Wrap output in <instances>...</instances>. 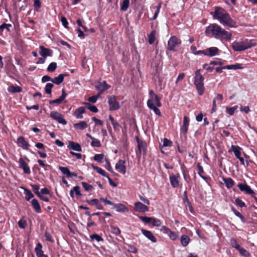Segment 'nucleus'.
<instances>
[{
    "label": "nucleus",
    "instance_id": "obj_50",
    "mask_svg": "<svg viewBox=\"0 0 257 257\" xmlns=\"http://www.w3.org/2000/svg\"><path fill=\"white\" fill-rule=\"evenodd\" d=\"M237 106H235L232 107H227L226 108V112L228 114L230 115H232L234 113L235 111L237 109Z\"/></svg>",
    "mask_w": 257,
    "mask_h": 257
},
{
    "label": "nucleus",
    "instance_id": "obj_34",
    "mask_svg": "<svg viewBox=\"0 0 257 257\" xmlns=\"http://www.w3.org/2000/svg\"><path fill=\"white\" fill-rule=\"evenodd\" d=\"M59 169L63 174L66 175L67 177H70V171L68 167L60 166Z\"/></svg>",
    "mask_w": 257,
    "mask_h": 257
},
{
    "label": "nucleus",
    "instance_id": "obj_54",
    "mask_svg": "<svg viewBox=\"0 0 257 257\" xmlns=\"http://www.w3.org/2000/svg\"><path fill=\"white\" fill-rule=\"evenodd\" d=\"M153 226H160L161 224V221L157 218H152V220L151 221Z\"/></svg>",
    "mask_w": 257,
    "mask_h": 257
},
{
    "label": "nucleus",
    "instance_id": "obj_43",
    "mask_svg": "<svg viewBox=\"0 0 257 257\" xmlns=\"http://www.w3.org/2000/svg\"><path fill=\"white\" fill-rule=\"evenodd\" d=\"M53 84L52 83H47L45 87V91L47 94L51 93V90L53 87Z\"/></svg>",
    "mask_w": 257,
    "mask_h": 257
},
{
    "label": "nucleus",
    "instance_id": "obj_35",
    "mask_svg": "<svg viewBox=\"0 0 257 257\" xmlns=\"http://www.w3.org/2000/svg\"><path fill=\"white\" fill-rule=\"evenodd\" d=\"M92 168L94 170L96 171L98 173L101 175L102 176L105 177H107V176H108L106 172L101 168L95 166L93 165H92Z\"/></svg>",
    "mask_w": 257,
    "mask_h": 257
},
{
    "label": "nucleus",
    "instance_id": "obj_10",
    "mask_svg": "<svg viewBox=\"0 0 257 257\" xmlns=\"http://www.w3.org/2000/svg\"><path fill=\"white\" fill-rule=\"evenodd\" d=\"M219 49L217 47H212L208 48L201 51V53L204 55L213 57L218 54Z\"/></svg>",
    "mask_w": 257,
    "mask_h": 257
},
{
    "label": "nucleus",
    "instance_id": "obj_57",
    "mask_svg": "<svg viewBox=\"0 0 257 257\" xmlns=\"http://www.w3.org/2000/svg\"><path fill=\"white\" fill-rule=\"evenodd\" d=\"M235 203L238 205L240 207H245V204L244 202L239 198H236L235 200Z\"/></svg>",
    "mask_w": 257,
    "mask_h": 257
},
{
    "label": "nucleus",
    "instance_id": "obj_36",
    "mask_svg": "<svg viewBox=\"0 0 257 257\" xmlns=\"http://www.w3.org/2000/svg\"><path fill=\"white\" fill-rule=\"evenodd\" d=\"M223 68L226 69H242V67L241 66L240 64H235L234 65H229L224 66Z\"/></svg>",
    "mask_w": 257,
    "mask_h": 257
},
{
    "label": "nucleus",
    "instance_id": "obj_47",
    "mask_svg": "<svg viewBox=\"0 0 257 257\" xmlns=\"http://www.w3.org/2000/svg\"><path fill=\"white\" fill-rule=\"evenodd\" d=\"M57 68V64L55 62L51 63L47 68V71L49 72H53Z\"/></svg>",
    "mask_w": 257,
    "mask_h": 257
},
{
    "label": "nucleus",
    "instance_id": "obj_32",
    "mask_svg": "<svg viewBox=\"0 0 257 257\" xmlns=\"http://www.w3.org/2000/svg\"><path fill=\"white\" fill-rule=\"evenodd\" d=\"M223 181L228 188H230L234 185V181L230 178H223Z\"/></svg>",
    "mask_w": 257,
    "mask_h": 257
},
{
    "label": "nucleus",
    "instance_id": "obj_2",
    "mask_svg": "<svg viewBox=\"0 0 257 257\" xmlns=\"http://www.w3.org/2000/svg\"><path fill=\"white\" fill-rule=\"evenodd\" d=\"M160 99L161 98L154 93L153 90H151L149 91V99L147 101V105L150 109L153 110L155 114L159 116H161L162 114L157 107L162 106Z\"/></svg>",
    "mask_w": 257,
    "mask_h": 257
},
{
    "label": "nucleus",
    "instance_id": "obj_46",
    "mask_svg": "<svg viewBox=\"0 0 257 257\" xmlns=\"http://www.w3.org/2000/svg\"><path fill=\"white\" fill-rule=\"evenodd\" d=\"M104 155L102 154H96L94 157V160L95 161H97L99 163L103 162V160L104 159Z\"/></svg>",
    "mask_w": 257,
    "mask_h": 257
},
{
    "label": "nucleus",
    "instance_id": "obj_9",
    "mask_svg": "<svg viewBox=\"0 0 257 257\" xmlns=\"http://www.w3.org/2000/svg\"><path fill=\"white\" fill-rule=\"evenodd\" d=\"M50 116L54 119L57 121L59 123L65 125L67 123V121L63 118V115L56 111H51Z\"/></svg>",
    "mask_w": 257,
    "mask_h": 257
},
{
    "label": "nucleus",
    "instance_id": "obj_38",
    "mask_svg": "<svg viewBox=\"0 0 257 257\" xmlns=\"http://www.w3.org/2000/svg\"><path fill=\"white\" fill-rule=\"evenodd\" d=\"M161 6H162L161 4L159 3L158 5L156 7L154 8L155 9V12L153 18H152V20H155V19H157V18L158 16V14L159 13L160 9L161 8Z\"/></svg>",
    "mask_w": 257,
    "mask_h": 257
},
{
    "label": "nucleus",
    "instance_id": "obj_27",
    "mask_svg": "<svg viewBox=\"0 0 257 257\" xmlns=\"http://www.w3.org/2000/svg\"><path fill=\"white\" fill-rule=\"evenodd\" d=\"M189 124V118L187 116H184L183 119V124L181 128V131L182 133H186L187 132Z\"/></svg>",
    "mask_w": 257,
    "mask_h": 257
},
{
    "label": "nucleus",
    "instance_id": "obj_31",
    "mask_svg": "<svg viewBox=\"0 0 257 257\" xmlns=\"http://www.w3.org/2000/svg\"><path fill=\"white\" fill-rule=\"evenodd\" d=\"M157 32L156 30H153L148 36L149 43L150 45L153 44L155 41Z\"/></svg>",
    "mask_w": 257,
    "mask_h": 257
},
{
    "label": "nucleus",
    "instance_id": "obj_13",
    "mask_svg": "<svg viewBox=\"0 0 257 257\" xmlns=\"http://www.w3.org/2000/svg\"><path fill=\"white\" fill-rule=\"evenodd\" d=\"M40 55L42 57L46 58L48 56H51L53 51L52 50L44 47L43 46H40Z\"/></svg>",
    "mask_w": 257,
    "mask_h": 257
},
{
    "label": "nucleus",
    "instance_id": "obj_52",
    "mask_svg": "<svg viewBox=\"0 0 257 257\" xmlns=\"http://www.w3.org/2000/svg\"><path fill=\"white\" fill-rule=\"evenodd\" d=\"M91 145L92 147H99L100 146L101 144H100V141L98 139L94 138L92 140Z\"/></svg>",
    "mask_w": 257,
    "mask_h": 257
},
{
    "label": "nucleus",
    "instance_id": "obj_45",
    "mask_svg": "<svg viewBox=\"0 0 257 257\" xmlns=\"http://www.w3.org/2000/svg\"><path fill=\"white\" fill-rule=\"evenodd\" d=\"M163 145L161 146L162 149L163 147H171L172 145V142L166 138L163 139Z\"/></svg>",
    "mask_w": 257,
    "mask_h": 257
},
{
    "label": "nucleus",
    "instance_id": "obj_42",
    "mask_svg": "<svg viewBox=\"0 0 257 257\" xmlns=\"http://www.w3.org/2000/svg\"><path fill=\"white\" fill-rule=\"evenodd\" d=\"M184 202L185 204V205L187 206H188L189 207V209L191 212H192L193 209L191 205V203L189 201L187 196H186V192H184Z\"/></svg>",
    "mask_w": 257,
    "mask_h": 257
},
{
    "label": "nucleus",
    "instance_id": "obj_18",
    "mask_svg": "<svg viewBox=\"0 0 257 257\" xmlns=\"http://www.w3.org/2000/svg\"><path fill=\"white\" fill-rule=\"evenodd\" d=\"M141 232L143 235H144L153 242H156L157 241L156 238L150 231L142 229L141 230Z\"/></svg>",
    "mask_w": 257,
    "mask_h": 257
},
{
    "label": "nucleus",
    "instance_id": "obj_19",
    "mask_svg": "<svg viewBox=\"0 0 257 257\" xmlns=\"http://www.w3.org/2000/svg\"><path fill=\"white\" fill-rule=\"evenodd\" d=\"M113 205L114 206V208L115 209L116 212L122 213L128 212V208L124 206L123 204H114Z\"/></svg>",
    "mask_w": 257,
    "mask_h": 257
},
{
    "label": "nucleus",
    "instance_id": "obj_64",
    "mask_svg": "<svg viewBox=\"0 0 257 257\" xmlns=\"http://www.w3.org/2000/svg\"><path fill=\"white\" fill-rule=\"evenodd\" d=\"M61 21L62 22V25H63V26L65 28H68V22H67L66 18H65L64 17H62L61 19Z\"/></svg>",
    "mask_w": 257,
    "mask_h": 257
},
{
    "label": "nucleus",
    "instance_id": "obj_60",
    "mask_svg": "<svg viewBox=\"0 0 257 257\" xmlns=\"http://www.w3.org/2000/svg\"><path fill=\"white\" fill-rule=\"evenodd\" d=\"M26 221L25 220L21 219L18 222V225L21 228H25L26 226Z\"/></svg>",
    "mask_w": 257,
    "mask_h": 257
},
{
    "label": "nucleus",
    "instance_id": "obj_63",
    "mask_svg": "<svg viewBox=\"0 0 257 257\" xmlns=\"http://www.w3.org/2000/svg\"><path fill=\"white\" fill-rule=\"evenodd\" d=\"M45 237H46L47 240L52 242H54V240L53 238V237L50 233L47 232H46L45 233Z\"/></svg>",
    "mask_w": 257,
    "mask_h": 257
},
{
    "label": "nucleus",
    "instance_id": "obj_16",
    "mask_svg": "<svg viewBox=\"0 0 257 257\" xmlns=\"http://www.w3.org/2000/svg\"><path fill=\"white\" fill-rule=\"evenodd\" d=\"M96 89L100 92H102L110 88V86L108 85L105 81L98 82L96 85Z\"/></svg>",
    "mask_w": 257,
    "mask_h": 257
},
{
    "label": "nucleus",
    "instance_id": "obj_14",
    "mask_svg": "<svg viewBox=\"0 0 257 257\" xmlns=\"http://www.w3.org/2000/svg\"><path fill=\"white\" fill-rule=\"evenodd\" d=\"M19 163L20 168H22L23 170V171L25 173L27 174H29L31 173V171L29 167L23 158H20Z\"/></svg>",
    "mask_w": 257,
    "mask_h": 257
},
{
    "label": "nucleus",
    "instance_id": "obj_23",
    "mask_svg": "<svg viewBox=\"0 0 257 257\" xmlns=\"http://www.w3.org/2000/svg\"><path fill=\"white\" fill-rule=\"evenodd\" d=\"M68 148L77 152H81L82 151L81 146L78 143L72 141L69 142Z\"/></svg>",
    "mask_w": 257,
    "mask_h": 257
},
{
    "label": "nucleus",
    "instance_id": "obj_4",
    "mask_svg": "<svg viewBox=\"0 0 257 257\" xmlns=\"http://www.w3.org/2000/svg\"><path fill=\"white\" fill-rule=\"evenodd\" d=\"M200 70H198L195 72L194 80V84L195 85L196 90L199 95L201 96L204 92V77L200 73Z\"/></svg>",
    "mask_w": 257,
    "mask_h": 257
},
{
    "label": "nucleus",
    "instance_id": "obj_48",
    "mask_svg": "<svg viewBox=\"0 0 257 257\" xmlns=\"http://www.w3.org/2000/svg\"><path fill=\"white\" fill-rule=\"evenodd\" d=\"M130 4L129 0H124L122 2V4L121 6V10L124 11H125L128 9V6Z\"/></svg>",
    "mask_w": 257,
    "mask_h": 257
},
{
    "label": "nucleus",
    "instance_id": "obj_61",
    "mask_svg": "<svg viewBox=\"0 0 257 257\" xmlns=\"http://www.w3.org/2000/svg\"><path fill=\"white\" fill-rule=\"evenodd\" d=\"M231 210H232V211L234 212V213L235 214V215L238 217L239 218H240L241 220H243L244 218L243 217V216L241 214V213L240 212H239L238 211H237L235 209H234L233 207H232L231 208Z\"/></svg>",
    "mask_w": 257,
    "mask_h": 257
},
{
    "label": "nucleus",
    "instance_id": "obj_49",
    "mask_svg": "<svg viewBox=\"0 0 257 257\" xmlns=\"http://www.w3.org/2000/svg\"><path fill=\"white\" fill-rule=\"evenodd\" d=\"M85 104L86 105V106L88 107V108L92 112H98V109L97 108L94 106L92 105L89 103H85Z\"/></svg>",
    "mask_w": 257,
    "mask_h": 257
},
{
    "label": "nucleus",
    "instance_id": "obj_37",
    "mask_svg": "<svg viewBox=\"0 0 257 257\" xmlns=\"http://www.w3.org/2000/svg\"><path fill=\"white\" fill-rule=\"evenodd\" d=\"M190 241L189 238L186 235H183L181 238V243L184 246H186Z\"/></svg>",
    "mask_w": 257,
    "mask_h": 257
},
{
    "label": "nucleus",
    "instance_id": "obj_8",
    "mask_svg": "<svg viewBox=\"0 0 257 257\" xmlns=\"http://www.w3.org/2000/svg\"><path fill=\"white\" fill-rule=\"evenodd\" d=\"M232 34L225 29L221 28L219 33L216 37L217 39L220 40H224L226 41H229L231 40Z\"/></svg>",
    "mask_w": 257,
    "mask_h": 257
},
{
    "label": "nucleus",
    "instance_id": "obj_53",
    "mask_svg": "<svg viewBox=\"0 0 257 257\" xmlns=\"http://www.w3.org/2000/svg\"><path fill=\"white\" fill-rule=\"evenodd\" d=\"M153 217H149L147 216H140V219L144 223H148L151 222Z\"/></svg>",
    "mask_w": 257,
    "mask_h": 257
},
{
    "label": "nucleus",
    "instance_id": "obj_7",
    "mask_svg": "<svg viewBox=\"0 0 257 257\" xmlns=\"http://www.w3.org/2000/svg\"><path fill=\"white\" fill-rule=\"evenodd\" d=\"M180 44L181 41L176 37H171L168 42V48L170 51H175L176 47Z\"/></svg>",
    "mask_w": 257,
    "mask_h": 257
},
{
    "label": "nucleus",
    "instance_id": "obj_59",
    "mask_svg": "<svg viewBox=\"0 0 257 257\" xmlns=\"http://www.w3.org/2000/svg\"><path fill=\"white\" fill-rule=\"evenodd\" d=\"M112 232L115 234L118 235L120 233V230L119 228L115 226H111Z\"/></svg>",
    "mask_w": 257,
    "mask_h": 257
},
{
    "label": "nucleus",
    "instance_id": "obj_29",
    "mask_svg": "<svg viewBox=\"0 0 257 257\" xmlns=\"http://www.w3.org/2000/svg\"><path fill=\"white\" fill-rule=\"evenodd\" d=\"M74 127L77 130H83L87 127V124L86 121H82L74 124Z\"/></svg>",
    "mask_w": 257,
    "mask_h": 257
},
{
    "label": "nucleus",
    "instance_id": "obj_51",
    "mask_svg": "<svg viewBox=\"0 0 257 257\" xmlns=\"http://www.w3.org/2000/svg\"><path fill=\"white\" fill-rule=\"evenodd\" d=\"M230 244L233 247H234L237 249H238L240 247V245L238 244L236 240L234 238H231L230 239Z\"/></svg>",
    "mask_w": 257,
    "mask_h": 257
},
{
    "label": "nucleus",
    "instance_id": "obj_44",
    "mask_svg": "<svg viewBox=\"0 0 257 257\" xmlns=\"http://www.w3.org/2000/svg\"><path fill=\"white\" fill-rule=\"evenodd\" d=\"M138 150L139 152L141 153L142 151H145V147H146V144L145 143H144L142 141H139V140H138Z\"/></svg>",
    "mask_w": 257,
    "mask_h": 257
},
{
    "label": "nucleus",
    "instance_id": "obj_17",
    "mask_svg": "<svg viewBox=\"0 0 257 257\" xmlns=\"http://www.w3.org/2000/svg\"><path fill=\"white\" fill-rule=\"evenodd\" d=\"M179 175H171L170 176V181L172 186L174 188L178 187L179 186Z\"/></svg>",
    "mask_w": 257,
    "mask_h": 257
},
{
    "label": "nucleus",
    "instance_id": "obj_28",
    "mask_svg": "<svg viewBox=\"0 0 257 257\" xmlns=\"http://www.w3.org/2000/svg\"><path fill=\"white\" fill-rule=\"evenodd\" d=\"M241 149L237 146L231 145V151H232L235 155V156L238 158L241 157V152L240 150Z\"/></svg>",
    "mask_w": 257,
    "mask_h": 257
},
{
    "label": "nucleus",
    "instance_id": "obj_5",
    "mask_svg": "<svg viewBox=\"0 0 257 257\" xmlns=\"http://www.w3.org/2000/svg\"><path fill=\"white\" fill-rule=\"evenodd\" d=\"M221 28L216 24H210L206 28L205 32L206 34L211 35L216 38Z\"/></svg>",
    "mask_w": 257,
    "mask_h": 257
},
{
    "label": "nucleus",
    "instance_id": "obj_12",
    "mask_svg": "<svg viewBox=\"0 0 257 257\" xmlns=\"http://www.w3.org/2000/svg\"><path fill=\"white\" fill-rule=\"evenodd\" d=\"M125 161L119 160L116 163L115 166V169L120 173L124 174L126 173V167L125 166Z\"/></svg>",
    "mask_w": 257,
    "mask_h": 257
},
{
    "label": "nucleus",
    "instance_id": "obj_41",
    "mask_svg": "<svg viewBox=\"0 0 257 257\" xmlns=\"http://www.w3.org/2000/svg\"><path fill=\"white\" fill-rule=\"evenodd\" d=\"M197 170L198 173L199 175V176L203 179H205L206 177L204 176V172L203 168L201 166L200 163L197 164Z\"/></svg>",
    "mask_w": 257,
    "mask_h": 257
},
{
    "label": "nucleus",
    "instance_id": "obj_30",
    "mask_svg": "<svg viewBox=\"0 0 257 257\" xmlns=\"http://www.w3.org/2000/svg\"><path fill=\"white\" fill-rule=\"evenodd\" d=\"M75 193L76 195L78 196H80L81 195V192L80 190V187L78 186H75L73 187L72 189H71L70 191V195L72 198L74 197V193Z\"/></svg>",
    "mask_w": 257,
    "mask_h": 257
},
{
    "label": "nucleus",
    "instance_id": "obj_62",
    "mask_svg": "<svg viewBox=\"0 0 257 257\" xmlns=\"http://www.w3.org/2000/svg\"><path fill=\"white\" fill-rule=\"evenodd\" d=\"M32 187L33 188L35 193L38 196L40 193L39 191V186L37 185H31Z\"/></svg>",
    "mask_w": 257,
    "mask_h": 257
},
{
    "label": "nucleus",
    "instance_id": "obj_33",
    "mask_svg": "<svg viewBox=\"0 0 257 257\" xmlns=\"http://www.w3.org/2000/svg\"><path fill=\"white\" fill-rule=\"evenodd\" d=\"M8 90L12 93L20 92L22 91V88L19 86L11 85L8 88Z\"/></svg>",
    "mask_w": 257,
    "mask_h": 257
},
{
    "label": "nucleus",
    "instance_id": "obj_39",
    "mask_svg": "<svg viewBox=\"0 0 257 257\" xmlns=\"http://www.w3.org/2000/svg\"><path fill=\"white\" fill-rule=\"evenodd\" d=\"M24 193L26 195L25 198L28 201L30 200L34 197L33 193L29 189H25L24 190Z\"/></svg>",
    "mask_w": 257,
    "mask_h": 257
},
{
    "label": "nucleus",
    "instance_id": "obj_25",
    "mask_svg": "<svg viewBox=\"0 0 257 257\" xmlns=\"http://www.w3.org/2000/svg\"><path fill=\"white\" fill-rule=\"evenodd\" d=\"M31 204L33 206V207L34 209L37 212V213H41L42 210L41 206L38 201V200L36 199H33L31 201Z\"/></svg>",
    "mask_w": 257,
    "mask_h": 257
},
{
    "label": "nucleus",
    "instance_id": "obj_58",
    "mask_svg": "<svg viewBox=\"0 0 257 257\" xmlns=\"http://www.w3.org/2000/svg\"><path fill=\"white\" fill-rule=\"evenodd\" d=\"M82 185L86 191L91 190L93 189V187L91 185L85 182H82Z\"/></svg>",
    "mask_w": 257,
    "mask_h": 257
},
{
    "label": "nucleus",
    "instance_id": "obj_1",
    "mask_svg": "<svg viewBox=\"0 0 257 257\" xmlns=\"http://www.w3.org/2000/svg\"><path fill=\"white\" fill-rule=\"evenodd\" d=\"M213 18L217 20L221 24L230 28L235 27L236 22L230 17V15L223 8L216 7L214 11L210 13Z\"/></svg>",
    "mask_w": 257,
    "mask_h": 257
},
{
    "label": "nucleus",
    "instance_id": "obj_56",
    "mask_svg": "<svg viewBox=\"0 0 257 257\" xmlns=\"http://www.w3.org/2000/svg\"><path fill=\"white\" fill-rule=\"evenodd\" d=\"M168 235L171 239L173 240H176L178 238V234L175 232H172L171 230L170 231Z\"/></svg>",
    "mask_w": 257,
    "mask_h": 257
},
{
    "label": "nucleus",
    "instance_id": "obj_6",
    "mask_svg": "<svg viewBox=\"0 0 257 257\" xmlns=\"http://www.w3.org/2000/svg\"><path fill=\"white\" fill-rule=\"evenodd\" d=\"M107 99L110 110H116L120 107L119 103L117 101L115 96L114 95L108 96Z\"/></svg>",
    "mask_w": 257,
    "mask_h": 257
},
{
    "label": "nucleus",
    "instance_id": "obj_3",
    "mask_svg": "<svg viewBox=\"0 0 257 257\" xmlns=\"http://www.w3.org/2000/svg\"><path fill=\"white\" fill-rule=\"evenodd\" d=\"M256 45L251 40L244 39L239 41H234L232 43V47L235 51H242L249 49Z\"/></svg>",
    "mask_w": 257,
    "mask_h": 257
},
{
    "label": "nucleus",
    "instance_id": "obj_11",
    "mask_svg": "<svg viewBox=\"0 0 257 257\" xmlns=\"http://www.w3.org/2000/svg\"><path fill=\"white\" fill-rule=\"evenodd\" d=\"M134 209L139 212H146L149 211L147 205L143 204L140 202H137L134 204Z\"/></svg>",
    "mask_w": 257,
    "mask_h": 257
},
{
    "label": "nucleus",
    "instance_id": "obj_20",
    "mask_svg": "<svg viewBox=\"0 0 257 257\" xmlns=\"http://www.w3.org/2000/svg\"><path fill=\"white\" fill-rule=\"evenodd\" d=\"M17 143L19 147L23 148L24 149L27 150L29 147V144L25 141L23 137H20L18 138Z\"/></svg>",
    "mask_w": 257,
    "mask_h": 257
},
{
    "label": "nucleus",
    "instance_id": "obj_21",
    "mask_svg": "<svg viewBox=\"0 0 257 257\" xmlns=\"http://www.w3.org/2000/svg\"><path fill=\"white\" fill-rule=\"evenodd\" d=\"M62 94L59 98H58L56 99H55V100H50L49 103L50 104H54V103L59 104L61 103L65 99V98H66V97L67 96V94L65 92V91L64 90V89L62 90Z\"/></svg>",
    "mask_w": 257,
    "mask_h": 257
},
{
    "label": "nucleus",
    "instance_id": "obj_24",
    "mask_svg": "<svg viewBox=\"0 0 257 257\" xmlns=\"http://www.w3.org/2000/svg\"><path fill=\"white\" fill-rule=\"evenodd\" d=\"M67 74H60L57 77H54L51 80V81L57 85L61 84L64 80V77Z\"/></svg>",
    "mask_w": 257,
    "mask_h": 257
},
{
    "label": "nucleus",
    "instance_id": "obj_22",
    "mask_svg": "<svg viewBox=\"0 0 257 257\" xmlns=\"http://www.w3.org/2000/svg\"><path fill=\"white\" fill-rule=\"evenodd\" d=\"M42 245L40 243L37 244L35 248V250L37 257H47V256L44 254V252L42 249Z\"/></svg>",
    "mask_w": 257,
    "mask_h": 257
},
{
    "label": "nucleus",
    "instance_id": "obj_15",
    "mask_svg": "<svg viewBox=\"0 0 257 257\" xmlns=\"http://www.w3.org/2000/svg\"><path fill=\"white\" fill-rule=\"evenodd\" d=\"M237 186L241 191L245 192L248 194H254L253 190L246 184L239 183L237 185Z\"/></svg>",
    "mask_w": 257,
    "mask_h": 257
},
{
    "label": "nucleus",
    "instance_id": "obj_55",
    "mask_svg": "<svg viewBox=\"0 0 257 257\" xmlns=\"http://www.w3.org/2000/svg\"><path fill=\"white\" fill-rule=\"evenodd\" d=\"M90 238L91 239H92V240L95 239V240H97L98 242L103 240L102 238L100 236H99V235H98L97 234H92L91 235H90Z\"/></svg>",
    "mask_w": 257,
    "mask_h": 257
},
{
    "label": "nucleus",
    "instance_id": "obj_40",
    "mask_svg": "<svg viewBox=\"0 0 257 257\" xmlns=\"http://www.w3.org/2000/svg\"><path fill=\"white\" fill-rule=\"evenodd\" d=\"M237 250L239 251L240 254L244 257H249L250 256V253L248 251L241 247H240Z\"/></svg>",
    "mask_w": 257,
    "mask_h": 257
},
{
    "label": "nucleus",
    "instance_id": "obj_26",
    "mask_svg": "<svg viewBox=\"0 0 257 257\" xmlns=\"http://www.w3.org/2000/svg\"><path fill=\"white\" fill-rule=\"evenodd\" d=\"M85 109L84 107H79L75 111L74 116L77 118H82L83 117L82 114L85 112Z\"/></svg>",
    "mask_w": 257,
    "mask_h": 257
}]
</instances>
